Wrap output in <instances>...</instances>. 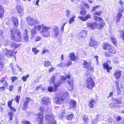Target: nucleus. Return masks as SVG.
<instances>
[{
  "label": "nucleus",
  "instance_id": "423d86ee",
  "mask_svg": "<svg viewBox=\"0 0 124 124\" xmlns=\"http://www.w3.org/2000/svg\"><path fill=\"white\" fill-rule=\"evenodd\" d=\"M86 87L89 89H92L94 86L95 83L91 77L87 78L86 81Z\"/></svg>",
  "mask_w": 124,
  "mask_h": 124
},
{
  "label": "nucleus",
  "instance_id": "0e129e2a",
  "mask_svg": "<svg viewBox=\"0 0 124 124\" xmlns=\"http://www.w3.org/2000/svg\"><path fill=\"white\" fill-rule=\"evenodd\" d=\"M30 99V98H29V97L27 98L26 99V100L24 102L28 104V103L29 102Z\"/></svg>",
  "mask_w": 124,
  "mask_h": 124
},
{
  "label": "nucleus",
  "instance_id": "a19ab883",
  "mask_svg": "<svg viewBox=\"0 0 124 124\" xmlns=\"http://www.w3.org/2000/svg\"><path fill=\"white\" fill-rule=\"evenodd\" d=\"M94 102V101L93 100H92L89 102V105L90 108H92L93 106V103Z\"/></svg>",
  "mask_w": 124,
  "mask_h": 124
},
{
  "label": "nucleus",
  "instance_id": "8fccbe9b",
  "mask_svg": "<svg viewBox=\"0 0 124 124\" xmlns=\"http://www.w3.org/2000/svg\"><path fill=\"white\" fill-rule=\"evenodd\" d=\"M13 101V100L12 99L11 101H9L8 102V106L9 108L10 107H11V105H12V102Z\"/></svg>",
  "mask_w": 124,
  "mask_h": 124
},
{
  "label": "nucleus",
  "instance_id": "20e7f679",
  "mask_svg": "<svg viewBox=\"0 0 124 124\" xmlns=\"http://www.w3.org/2000/svg\"><path fill=\"white\" fill-rule=\"evenodd\" d=\"M65 97L64 96L60 95L59 94H56L54 95L53 97L54 101L56 103L61 104L65 100Z\"/></svg>",
  "mask_w": 124,
  "mask_h": 124
},
{
  "label": "nucleus",
  "instance_id": "603ef678",
  "mask_svg": "<svg viewBox=\"0 0 124 124\" xmlns=\"http://www.w3.org/2000/svg\"><path fill=\"white\" fill-rule=\"evenodd\" d=\"M86 12V10H85V9H82L80 11V15L82 16H84Z\"/></svg>",
  "mask_w": 124,
  "mask_h": 124
},
{
  "label": "nucleus",
  "instance_id": "72a5a7b5",
  "mask_svg": "<svg viewBox=\"0 0 124 124\" xmlns=\"http://www.w3.org/2000/svg\"><path fill=\"white\" fill-rule=\"evenodd\" d=\"M54 83V87L53 88L52 87L49 86L48 88V90L49 92H51L54 91V92H55L57 89L56 90H55L54 88V84L55 83Z\"/></svg>",
  "mask_w": 124,
  "mask_h": 124
},
{
  "label": "nucleus",
  "instance_id": "f8f14e48",
  "mask_svg": "<svg viewBox=\"0 0 124 124\" xmlns=\"http://www.w3.org/2000/svg\"><path fill=\"white\" fill-rule=\"evenodd\" d=\"M124 8L123 7L121 9H119L118 11L119 13L117 14L116 16V22H118L120 21V19L122 17V14H121L122 12L124 11Z\"/></svg>",
  "mask_w": 124,
  "mask_h": 124
},
{
  "label": "nucleus",
  "instance_id": "052dcab7",
  "mask_svg": "<svg viewBox=\"0 0 124 124\" xmlns=\"http://www.w3.org/2000/svg\"><path fill=\"white\" fill-rule=\"evenodd\" d=\"M22 88V87L21 86H18V89H17V92L19 93V94L21 93Z\"/></svg>",
  "mask_w": 124,
  "mask_h": 124
},
{
  "label": "nucleus",
  "instance_id": "412c9836",
  "mask_svg": "<svg viewBox=\"0 0 124 124\" xmlns=\"http://www.w3.org/2000/svg\"><path fill=\"white\" fill-rule=\"evenodd\" d=\"M76 105V102L74 100H71L70 102V108H75Z\"/></svg>",
  "mask_w": 124,
  "mask_h": 124
},
{
  "label": "nucleus",
  "instance_id": "3c124183",
  "mask_svg": "<svg viewBox=\"0 0 124 124\" xmlns=\"http://www.w3.org/2000/svg\"><path fill=\"white\" fill-rule=\"evenodd\" d=\"M120 36V37L122 38L123 40L124 41V30L121 32Z\"/></svg>",
  "mask_w": 124,
  "mask_h": 124
},
{
  "label": "nucleus",
  "instance_id": "cd10ccee",
  "mask_svg": "<svg viewBox=\"0 0 124 124\" xmlns=\"http://www.w3.org/2000/svg\"><path fill=\"white\" fill-rule=\"evenodd\" d=\"M113 103L115 104H121L122 102L121 101V100L119 99H114L113 100Z\"/></svg>",
  "mask_w": 124,
  "mask_h": 124
},
{
  "label": "nucleus",
  "instance_id": "ea45409f",
  "mask_svg": "<svg viewBox=\"0 0 124 124\" xmlns=\"http://www.w3.org/2000/svg\"><path fill=\"white\" fill-rule=\"evenodd\" d=\"M51 62L48 61H45L44 62V66L46 67H48L51 64Z\"/></svg>",
  "mask_w": 124,
  "mask_h": 124
},
{
  "label": "nucleus",
  "instance_id": "c9c22d12",
  "mask_svg": "<svg viewBox=\"0 0 124 124\" xmlns=\"http://www.w3.org/2000/svg\"><path fill=\"white\" fill-rule=\"evenodd\" d=\"M8 115L9 117V119L10 121L12 120V118L14 116V113L12 111H11L8 113Z\"/></svg>",
  "mask_w": 124,
  "mask_h": 124
},
{
  "label": "nucleus",
  "instance_id": "49530a36",
  "mask_svg": "<svg viewBox=\"0 0 124 124\" xmlns=\"http://www.w3.org/2000/svg\"><path fill=\"white\" fill-rule=\"evenodd\" d=\"M70 11L68 10H67L65 11V14L66 16L68 18H69L70 17Z\"/></svg>",
  "mask_w": 124,
  "mask_h": 124
},
{
  "label": "nucleus",
  "instance_id": "58836bf2",
  "mask_svg": "<svg viewBox=\"0 0 124 124\" xmlns=\"http://www.w3.org/2000/svg\"><path fill=\"white\" fill-rule=\"evenodd\" d=\"M117 105H113V107L114 108H115V109L116 110V111H118V109H116L117 108H119L120 107H122L123 106V105H121V104H117Z\"/></svg>",
  "mask_w": 124,
  "mask_h": 124
},
{
  "label": "nucleus",
  "instance_id": "4468645a",
  "mask_svg": "<svg viewBox=\"0 0 124 124\" xmlns=\"http://www.w3.org/2000/svg\"><path fill=\"white\" fill-rule=\"evenodd\" d=\"M41 100L43 104L45 105H48L50 103V101L48 97H43L42 98Z\"/></svg>",
  "mask_w": 124,
  "mask_h": 124
},
{
  "label": "nucleus",
  "instance_id": "e2e57ef3",
  "mask_svg": "<svg viewBox=\"0 0 124 124\" xmlns=\"http://www.w3.org/2000/svg\"><path fill=\"white\" fill-rule=\"evenodd\" d=\"M83 7H85V8H87L88 9L89 8V6L86 3H85L84 4Z\"/></svg>",
  "mask_w": 124,
  "mask_h": 124
},
{
  "label": "nucleus",
  "instance_id": "aec40b11",
  "mask_svg": "<svg viewBox=\"0 0 124 124\" xmlns=\"http://www.w3.org/2000/svg\"><path fill=\"white\" fill-rule=\"evenodd\" d=\"M24 41L26 43L28 41V31L26 29H25L24 31Z\"/></svg>",
  "mask_w": 124,
  "mask_h": 124
},
{
  "label": "nucleus",
  "instance_id": "473e14b6",
  "mask_svg": "<svg viewBox=\"0 0 124 124\" xmlns=\"http://www.w3.org/2000/svg\"><path fill=\"white\" fill-rule=\"evenodd\" d=\"M74 117V116L72 114H71L66 116V119L69 120H71Z\"/></svg>",
  "mask_w": 124,
  "mask_h": 124
},
{
  "label": "nucleus",
  "instance_id": "4c0bfd02",
  "mask_svg": "<svg viewBox=\"0 0 124 124\" xmlns=\"http://www.w3.org/2000/svg\"><path fill=\"white\" fill-rule=\"evenodd\" d=\"M66 22H64L62 24V26L60 27V30L61 32L63 33L64 31V28L65 25H66Z\"/></svg>",
  "mask_w": 124,
  "mask_h": 124
},
{
  "label": "nucleus",
  "instance_id": "c03bdc74",
  "mask_svg": "<svg viewBox=\"0 0 124 124\" xmlns=\"http://www.w3.org/2000/svg\"><path fill=\"white\" fill-rule=\"evenodd\" d=\"M4 32L1 30H0V38L4 39Z\"/></svg>",
  "mask_w": 124,
  "mask_h": 124
},
{
  "label": "nucleus",
  "instance_id": "bb28decb",
  "mask_svg": "<svg viewBox=\"0 0 124 124\" xmlns=\"http://www.w3.org/2000/svg\"><path fill=\"white\" fill-rule=\"evenodd\" d=\"M4 12V8L0 5V18L3 16Z\"/></svg>",
  "mask_w": 124,
  "mask_h": 124
},
{
  "label": "nucleus",
  "instance_id": "6e6d98bb",
  "mask_svg": "<svg viewBox=\"0 0 124 124\" xmlns=\"http://www.w3.org/2000/svg\"><path fill=\"white\" fill-rule=\"evenodd\" d=\"M41 39V37L37 36L35 38V41H38L40 40Z\"/></svg>",
  "mask_w": 124,
  "mask_h": 124
},
{
  "label": "nucleus",
  "instance_id": "7ed1b4c3",
  "mask_svg": "<svg viewBox=\"0 0 124 124\" xmlns=\"http://www.w3.org/2000/svg\"><path fill=\"white\" fill-rule=\"evenodd\" d=\"M51 30L50 27L45 26L42 24V30L40 32L43 37L47 38L50 36V33Z\"/></svg>",
  "mask_w": 124,
  "mask_h": 124
},
{
  "label": "nucleus",
  "instance_id": "c756f323",
  "mask_svg": "<svg viewBox=\"0 0 124 124\" xmlns=\"http://www.w3.org/2000/svg\"><path fill=\"white\" fill-rule=\"evenodd\" d=\"M69 57L70 59L73 61L75 60L76 59V57L74 53H70Z\"/></svg>",
  "mask_w": 124,
  "mask_h": 124
},
{
  "label": "nucleus",
  "instance_id": "bf43d9fd",
  "mask_svg": "<svg viewBox=\"0 0 124 124\" xmlns=\"http://www.w3.org/2000/svg\"><path fill=\"white\" fill-rule=\"evenodd\" d=\"M57 66L58 67H63L65 66V64H63L62 62H61L60 63L58 64Z\"/></svg>",
  "mask_w": 124,
  "mask_h": 124
},
{
  "label": "nucleus",
  "instance_id": "f03ea898",
  "mask_svg": "<svg viewBox=\"0 0 124 124\" xmlns=\"http://www.w3.org/2000/svg\"><path fill=\"white\" fill-rule=\"evenodd\" d=\"M10 32L12 40L17 41L20 40L21 35V32L17 28L15 27L10 29Z\"/></svg>",
  "mask_w": 124,
  "mask_h": 124
},
{
  "label": "nucleus",
  "instance_id": "9b49d317",
  "mask_svg": "<svg viewBox=\"0 0 124 124\" xmlns=\"http://www.w3.org/2000/svg\"><path fill=\"white\" fill-rule=\"evenodd\" d=\"M73 80L72 78L69 79L67 81L69 86H67V88L70 91H72L73 89Z\"/></svg>",
  "mask_w": 124,
  "mask_h": 124
},
{
  "label": "nucleus",
  "instance_id": "a211bd4d",
  "mask_svg": "<svg viewBox=\"0 0 124 124\" xmlns=\"http://www.w3.org/2000/svg\"><path fill=\"white\" fill-rule=\"evenodd\" d=\"M11 21L13 23L14 26L17 27L19 24L18 20L15 17H13L11 19Z\"/></svg>",
  "mask_w": 124,
  "mask_h": 124
},
{
  "label": "nucleus",
  "instance_id": "6e6552de",
  "mask_svg": "<svg viewBox=\"0 0 124 124\" xmlns=\"http://www.w3.org/2000/svg\"><path fill=\"white\" fill-rule=\"evenodd\" d=\"M3 52L5 56L8 57H9L11 56H14L15 58V55L16 52H15L13 51L10 50H8L6 48H4L3 49Z\"/></svg>",
  "mask_w": 124,
  "mask_h": 124
},
{
  "label": "nucleus",
  "instance_id": "79ce46f5",
  "mask_svg": "<svg viewBox=\"0 0 124 124\" xmlns=\"http://www.w3.org/2000/svg\"><path fill=\"white\" fill-rule=\"evenodd\" d=\"M55 78L56 76L54 75H53L52 77H51L50 78V81L51 82V83H55ZM57 82L56 83H57Z\"/></svg>",
  "mask_w": 124,
  "mask_h": 124
},
{
  "label": "nucleus",
  "instance_id": "ddd939ff",
  "mask_svg": "<svg viewBox=\"0 0 124 124\" xmlns=\"http://www.w3.org/2000/svg\"><path fill=\"white\" fill-rule=\"evenodd\" d=\"M58 27L57 25H55L54 26L53 29V37L57 36L59 34V31L58 29Z\"/></svg>",
  "mask_w": 124,
  "mask_h": 124
},
{
  "label": "nucleus",
  "instance_id": "a18cd8bd",
  "mask_svg": "<svg viewBox=\"0 0 124 124\" xmlns=\"http://www.w3.org/2000/svg\"><path fill=\"white\" fill-rule=\"evenodd\" d=\"M20 98V96L17 95L14 98V100L16 101V102L18 103H19V101Z\"/></svg>",
  "mask_w": 124,
  "mask_h": 124
},
{
  "label": "nucleus",
  "instance_id": "f3484780",
  "mask_svg": "<svg viewBox=\"0 0 124 124\" xmlns=\"http://www.w3.org/2000/svg\"><path fill=\"white\" fill-rule=\"evenodd\" d=\"M88 27L89 28H91L93 29V28H98L99 29V26L98 27V25L96 22H94L93 23H89L87 24Z\"/></svg>",
  "mask_w": 124,
  "mask_h": 124
},
{
  "label": "nucleus",
  "instance_id": "0eeeda50",
  "mask_svg": "<svg viewBox=\"0 0 124 124\" xmlns=\"http://www.w3.org/2000/svg\"><path fill=\"white\" fill-rule=\"evenodd\" d=\"M103 49L105 50H107L110 53L115 54L116 51L115 48L113 46L107 44H104L103 46Z\"/></svg>",
  "mask_w": 124,
  "mask_h": 124
},
{
  "label": "nucleus",
  "instance_id": "dca6fc26",
  "mask_svg": "<svg viewBox=\"0 0 124 124\" xmlns=\"http://www.w3.org/2000/svg\"><path fill=\"white\" fill-rule=\"evenodd\" d=\"M90 41L89 42V45L90 46L94 47L97 44V42L95 41L93 37H90Z\"/></svg>",
  "mask_w": 124,
  "mask_h": 124
},
{
  "label": "nucleus",
  "instance_id": "5701e85b",
  "mask_svg": "<svg viewBox=\"0 0 124 124\" xmlns=\"http://www.w3.org/2000/svg\"><path fill=\"white\" fill-rule=\"evenodd\" d=\"M0 81L1 83H2L3 86H5V87L7 86L8 83L7 82L6 80L4 78H2L1 79Z\"/></svg>",
  "mask_w": 124,
  "mask_h": 124
},
{
  "label": "nucleus",
  "instance_id": "e433bc0d",
  "mask_svg": "<svg viewBox=\"0 0 124 124\" xmlns=\"http://www.w3.org/2000/svg\"><path fill=\"white\" fill-rule=\"evenodd\" d=\"M83 120L84 122L85 123H87L88 120V116L86 115H85L83 116Z\"/></svg>",
  "mask_w": 124,
  "mask_h": 124
},
{
  "label": "nucleus",
  "instance_id": "774afa93",
  "mask_svg": "<svg viewBox=\"0 0 124 124\" xmlns=\"http://www.w3.org/2000/svg\"><path fill=\"white\" fill-rule=\"evenodd\" d=\"M72 62L71 61H69V62H68L67 64V67L69 66L70 65H72Z\"/></svg>",
  "mask_w": 124,
  "mask_h": 124
},
{
  "label": "nucleus",
  "instance_id": "6ab92c4d",
  "mask_svg": "<svg viewBox=\"0 0 124 124\" xmlns=\"http://www.w3.org/2000/svg\"><path fill=\"white\" fill-rule=\"evenodd\" d=\"M78 18L82 21H85L87 20L88 18H91L90 15L88 14L84 17L83 16H79L78 17Z\"/></svg>",
  "mask_w": 124,
  "mask_h": 124
},
{
  "label": "nucleus",
  "instance_id": "a878e982",
  "mask_svg": "<svg viewBox=\"0 0 124 124\" xmlns=\"http://www.w3.org/2000/svg\"><path fill=\"white\" fill-rule=\"evenodd\" d=\"M3 56L2 55L0 54V61L1 60ZM4 67V64L2 62L0 61V72L2 70Z\"/></svg>",
  "mask_w": 124,
  "mask_h": 124
},
{
  "label": "nucleus",
  "instance_id": "864d4df0",
  "mask_svg": "<svg viewBox=\"0 0 124 124\" xmlns=\"http://www.w3.org/2000/svg\"><path fill=\"white\" fill-rule=\"evenodd\" d=\"M18 78L16 77H13L11 78V80L12 83L14 82V81L16 80H17Z\"/></svg>",
  "mask_w": 124,
  "mask_h": 124
},
{
  "label": "nucleus",
  "instance_id": "680f3d73",
  "mask_svg": "<svg viewBox=\"0 0 124 124\" xmlns=\"http://www.w3.org/2000/svg\"><path fill=\"white\" fill-rule=\"evenodd\" d=\"M115 123V122L114 120L112 119H110L108 122L109 124H114Z\"/></svg>",
  "mask_w": 124,
  "mask_h": 124
},
{
  "label": "nucleus",
  "instance_id": "b1692460",
  "mask_svg": "<svg viewBox=\"0 0 124 124\" xmlns=\"http://www.w3.org/2000/svg\"><path fill=\"white\" fill-rule=\"evenodd\" d=\"M10 45L11 47L14 49L16 48L20 45L18 44H16L14 42H11L10 43Z\"/></svg>",
  "mask_w": 124,
  "mask_h": 124
},
{
  "label": "nucleus",
  "instance_id": "de8ad7c7",
  "mask_svg": "<svg viewBox=\"0 0 124 124\" xmlns=\"http://www.w3.org/2000/svg\"><path fill=\"white\" fill-rule=\"evenodd\" d=\"M42 27V25H37V26H34V29H36L38 30L39 31H40Z\"/></svg>",
  "mask_w": 124,
  "mask_h": 124
},
{
  "label": "nucleus",
  "instance_id": "2eb2a0df",
  "mask_svg": "<svg viewBox=\"0 0 124 124\" xmlns=\"http://www.w3.org/2000/svg\"><path fill=\"white\" fill-rule=\"evenodd\" d=\"M103 66L104 69H106L108 72L110 73V71L112 69L111 66H110L107 62H105L103 64Z\"/></svg>",
  "mask_w": 124,
  "mask_h": 124
},
{
  "label": "nucleus",
  "instance_id": "37998d69",
  "mask_svg": "<svg viewBox=\"0 0 124 124\" xmlns=\"http://www.w3.org/2000/svg\"><path fill=\"white\" fill-rule=\"evenodd\" d=\"M102 12L101 11H96L94 13H93V15L94 16H96L97 15V16H100L101 15V14L102 13Z\"/></svg>",
  "mask_w": 124,
  "mask_h": 124
},
{
  "label": "nucleus",
  "instance_id": "338daca9",
  "mask_svg": "<svg viewBox=\"0 0 124 124\" xmlns=\"http://www.w3.org/2000/svg\"><path fill=\"white\" fill-rule=\"evenodd\" d=\"M12 74H16V72L15 68L12 69Z\"/></svg>",
  "mask_w": 124,
  "mask_h": 124
},
{
  "label": "nucleus",
  "instance_id": "5fc2aeb1",
  "mask_svg": "<svg viewBox=\"0 0 124 124\" xmlns=\"http://www.w3.org/2000/svg\"><path fill=\"white\" fill-rule=\"evenodd\" d=\"M23 124H31L30 122L25 120H23L22 121Z\"/></svg>",
  "mask_w": 124,
  "mask_h": 124
},
{
  "label": "nucleus",
  "instance_id": "9d476101",
  "mask_svg": "<svg viewBox=\"0 0 124 124\" xmlns=\"http://www.w3.org/2000/svg\"><path fill=\"white\" fill-rule=\"evenodd\" d=\"M94 21H97L101 22L99 25V29L103 28V26L105 24V23L103 19L101 17L95 16H94Z\"/></svg>",
  "mask_w": 124,
  "mask_h": 124
},
{
  "label": "nucleus",
  "instance_id": "c85d7f7f",
  "mask_svg": "<svg viewBox=\"0 0 124 124\" xmlns=\"http://www.w3.org/2000/svg\"><path fill=\"white\" fill-rule=\"evenodd\" d=\"M87 31L86 30H84L82 31L80 33H81V37H83V38H84V37H86L87 35Z\"/></svg>",
  "mask_w": 124,
  "mask_h": 124
},
{
  "label": "nucleus",
  "instance_id": "1a4fd4ad",
  "mask_svg": "<svg viewBox=\"0 0 124 124\" xmlns=\"http://www.w3.org/2000/svg\"><path fill=\"white\" fill-rule=\"evenodd\" d=\"M26 20L28 24L31 26L38 24L39 23V21L36 20L34 18L29 17H28L26 18Z\"/></svg>",
  "mask_w": 124,
  "mask_h": 124
},
{
  "label": "nucleus",
  "instance_id": "2f4dec72",
  "mask_svg": "<svg viewBox=\"0 0 124 124\" xmlns=\"http://www.w3.org/2000/svg\"><path fill=\"white\" fill-rule=\"evenodd\" d=\"M84 62L83 64V68H88L89 66V64L87 62V61H84Z\"/></svg>",
  "mask_w": 124,
  "mask_h": 124
},
{
  "label": "nucleus",
  "instance_id": "393cba45",
  "mask_svg": "<svg viewBox=\"0 0 124 124\" xmlns=\"http://www.w3.org/2000/svg\"><path fill=\"white\" fill-rule=\"evenodd\" d=\"M16 8L18 12L19 13H22L23 12V9L22 7L20 5H18Z\"/></svg>",
  "mask_w": 124,
  "mask_h": 124
},
{
  "label": "nucleus",
  "instance_id": "69168bd1",
  "mask_svg": "<svg viewBox=\"0 0 124 124\" xmlns=\"http://www.w3.org/2000/svg\"><path fill=\"white\" fill-rule=\"evenodd\" d=\"M99 7V6H96L95 7H93L92 9V12H93L94 11H95V10L96 9H97V8H98Z\"/></svg>",
  "mask_w": 124,
  "mask_h": 124
},
{
  "label": "nucleus",
  "instance_id": "f257e3e1",
  "mask_svg": "<svg viewBox=\"0 0 124 124\" xmlns=\"http://www.w3.org/2000/svg\"><path fill=\"white\" fill-rule=\"evenodd\" d=\"M39 110L42 113H39L38 114L37 119L38 124H43V114H45V118L46 123L47 124H56L53 114L50 113H48L50 112V109L46 108L45 109L44 107L42 106L40 108Z\"/></svg>",
  "mask_w": 124,
  "mask_h": 124
},
{
  "label": "nucleus",
  "instance_id": "f704fd0d",
  "mask_svg": "<svg viewBox=\"0 0 124 124\" xmlns=\"http://www.w3.org/2000/svg\"><path fill=\"white\" fill-rule=\"evenodd\" d=\"M76 17V16L74 15L72 17L70 18L69 21V23L70 24H71L74 21V19Z\"/></svg>",
  "mask_w": 124,
  "mask_h": 124
},
{
  "label": "nucleus",
  "instance_id": "39448f33",
  "mask_svg": "<svg viewBox=\"0 0 124 124\" xmlns=\"http://www.w3.org/2000/svg\"><path fill=\"white\" fill-rule=\"evenodd\" d=\"M71 75L69 74L66 77L62 76L61 77V79H60L56 83L54 84V88L55 90L57 89V88L61 84H62L64 81V80H66L67 78H70V77Z\"/></svg>",
  "mask_w": 124,
  "mask_h": 124
},
{
  "label": "nucleus",
  "instance_id": "09e8293b",
  "mask_svg": "<svg viewBox=\"0 0 124 124\" xmlns=\"http://www.w3.org/2000/svg\"><path fill=\"white\" fill-rule=\"evenodd\" d=\"M28 105V104L24 102L23 103L22 110H25L27 108Z\"/></svg>",
  "mask_w": 124,
  "mask_h": 124
},
{
  "label": "nucleus",
  "instance_id": "13d9d810",
  "mask_svg": "<svg viewBox=\"0 0 124 124\" xmlns=\"http://www.w3.org/2000/svg\"><path fill=\"white\" fill-rule=\"evenodd\" d=\"M69 95V93L68 92H66L65 93H64L62 96L65 97V99L66 98V97H68Z\"/></svg>",
  "mask_w": 124,
  "mask_h": 124
},
{
  "label": "nucleus",
  "instance_id": "7c9ffc66",
  "mask_svg": "<svg viewBox=\"0 0 124 124\" xmlns=\"http://www.w3.org/2000/svg\"><path fill=\"white\" fill-rule=\"evenodd\" d=\"M111 39L112 43L114 45L116 46V45L117 40L115 37L114 36H111Z\"/></svg>",
  "mask_w": 124,
  "mask_h": 124
},
{
  "label": "nucleus",
  "instance_id": "4be33fe9",
  "mask_svg": "<svg viewBox=\"0 0 124 124\" xmlns=\"http://www.w3.org/2000/svg\"><path fill=\"white\" fill-rule=\"evenodd\" d=\"M121 71H116L114 73V76L116 79H119L121 76Z\"/></svg>",
  "mask_w": 124,
  "mask_h": 124
},
{
  "label": "nucleus",
  "instance_id": "4d7b16f0",
  "mask_svg": "<svg viewBox=\"0 0 124 124\" xmlns=\"http://www.w3.org/2000/svg\"><path fill=\"white\" fill-rule=\"evenodd\" d=\"M31 33L32 35H33L36 33V32L35 29H31Z\"/></svg>",
  "mask_w": 124,
  "mask_h": 124
}]
</instances>
